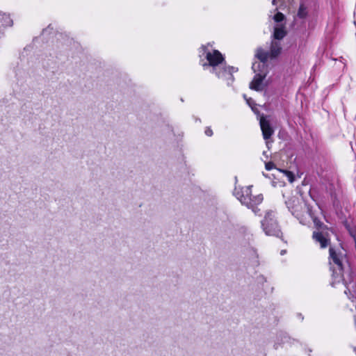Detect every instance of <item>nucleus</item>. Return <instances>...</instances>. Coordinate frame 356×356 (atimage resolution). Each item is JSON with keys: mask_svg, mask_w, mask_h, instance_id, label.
<instances>
[{"mask_svg": "<svg viewBox=\"0 0 356 356\" xmlns=\"http://www.w3.org/2000/svg\"><path fill=\"white\" fill-rule=\"evenodd\" d=\"M330 258L329 263L330 265V270L332 271L333 282L332 284L339 283L341 282L345 285L347 289H349V285L351 284V281L346 280L345 274L348 277L350 276L348 270L345 272V263L346 262V258L341 254L337 253L334 248H330Z\"/></svg>", "mask_w": 356, "mask_h": 356, "instance_id": "nucleus-1", "label": "nucleus"}, {"mask_svg": "<svg viewBox=\"0 0 356 356\" xmlns=\"http://www.w3.org/2000/svg\"><path fill=\"white\" fill-rule=\"evenodd\" d=\"M255 56L259 60L253 63L252 69L255 74L253 80L250 83V88L256 91H261L264 89L263 81L268 73L266 61L268 54L262 49H258Z\"/></svg>", "mask_w": 356, "mask_h": 356, "instance_id": "nucleus-2", "label": "nucleus"}, {"mask_svg": "<svg viewBox=\"0 0 356 356\" xmlns=\"http://www.w3.org/2000/svg\"><path fill=\"white\" fill-rule=\"evenodd\" d=\"M211 45L208 43L200 48V56L204 57L207 62L202 64L204 69L209 68L210 72L219 70L222 65L225 63L222 54L218 50L210 49Z\"/></svg>", "mask_w": 356, "mask_h": 356, "instance_id": "nucleus-3", "label": "nucleus"}, {"mask_svg": "<svg viewBox=\"0 0 356 356\" xmlns=\"http://www.w3.org/2000/svg\"><path fill=\"white\" fill-rule=\"evenodd\" d=\"M234 193L242 204L252 209L256 215L259 214V209H257V205L260 204L264 199L261 194L252 196L251 186L236 188Z\"/></svg>", "mask_w": 356, "mask_h": 356, "instance_id": "nucleus-4", "label": "nucleus"}, {"mask_svg": "<svg viewBox=\"0 0 356 356\" xmlns=\"http://www.w3.org/2000/svg\"><path fill=\"white\" fill-rule=\"evenodd\" d=\"M286 204L291 213L299 220L300 222L305 224L307 222V216H311L306 204L300 202L299 200L295 197L287 200Z\"/></svg>", "mask_w": 356, "mask_h": 356, "instance_id": "nucleus-5", "label": "nucleus"}, {"mask_svg": "<svg viewBox=\"0 0 356 356\" xmlns=\"http://www.w3.org/2000/svg\"><path fill=\"white\" fill-rule=\"evenodd\" d=\"M261 223V227L266 235L273 236L278 238L282 237V234L275 218L274 211H268L265 214L264 219Z\"/></svg>", "mask_w": 356, "mask_h": 356, "instance_id": "nucleus-6", "label": "nucleus"}, {"mask_svg": "<svg viewBox=\"0 0 356 356\" xmlns=\"http://www.w3.org/2000/svg\"><path fill=\"white\" fill-rule=\"evenodd\" d=\"M237 71V68L232 66H227L225 63H224L219 70H217L213 73L215 74L218 79H221L225 81L227 86H231L234 81L233 74Z\"/></svg>", "mask_w": 356, "mask_h": 356, "instance_id": "nucleus-7", "label": "nucleus"}, {"mask_svg": "<svg viewBox=\"0 0 356 356\" xmlns=\"http://www.w3.org/2000/svg\"><path fill=\"white\" fill-rule=\"evenodd\" d=\"M260 127L264 140H267L273 134L274 131L270 127L269 121L264 116L260 118Z\"/></svg>", "mask_w": 356, "mask_h": 356, "instance_id": "nucleus-8", "label": "nucleus"}, {"mask_svg": "<svg viewBox=\"0 0 356 356\" xmlns=\"http://www.w3.org/2000/svg\"><path fill=\"white\" fill-rule=\"evenodd\" d=\"M262 50L268 54V58L269 57L271 58H276L281 53V42L277 41L276 40H272L269 52L266 51L264 49Z\"/></svg>", "mask_w": 356, "mask_h": 356, "instance_id": "nucleus-9", "label": "nucleus"}, {"mask_svg": "<svg viewBox=\"0 0 356 356\" xmlns=\"http://www.w3.org/2000/svg\"><path fill=\"white\" fill-rule=\"evenodd\" d=\"M313 238L316 243H318L321 248H326L329 244L327 235L320 232H314L313 233Z\"/></svg>", "mask_w": 356, "mask_h": 356, "instance_id": "nucleus-10", "label": "nucleus"}, {"mask_svg": "<svg viewBox=\"0 0 356 356\" xmlns=\"http://www.w3.org/2000/svg\"><path fill=\"white\" fill-rule=\"evenodd\" d=\"M246 254L254 265L258 266L259 264V254L256 248L252 247L248 248Z\"/></svg>", "mask_w": 356, "mask_h": 356, "instance_id": "nucleus-11", "label": "nucleus"}, {"mask_svg": "<svg viewBox=\"0 0 356 356\" xmlns=\"http://www.w3.org/2000/svg\"><path fill=\"white\" fill-rule=\"evenodd\" d=\"M286 35V32L284 27H275L272 40H276L277 41L281 42V40L285 37Z\"/></svg>", "mask_w": 356, "mask_h": 356, "instance_id": "nucleus-12", "label": "nucleus"}, {"mask_svg": "<svg viewBox=\"0 0 356 356\" xmlns=\"http://www.w3.org/2000/svg\"><path fill=\"white\" fill-rule=\"evenodd\" d=\"M309 14V7L305 3H301L297 13V16L300 19H305Z\"/></svg>", "mask_w": 356, "mask_h": 356, "instance_id": "nucleus-13", "label": "nucleus"}, {"mask_svg": "<svg viewBox=\"0 0 356 356\" xmlns=\"http://www.w3.org/2000/svg\"><path fill=\"white\" fill-rule=\"evenodd\" d=\"M239 232L244 237L245 239H247L248 241L253 239V233L250 228L243 226L240 227Z\"/></svg>", "mask_w": 356, "mask_h": 356, "instance_id": "nucleus-14", "label": "nucleus"}, {"mask_svg": "<svg viewBox=\"0 0 356 356\" xmlns=\"http://www.w3.org/2000/svg\"><path fill=\"white\" fill-rule=\"evenodd\" d=\"M277 171L282 173L284 176H285L288 181L291 183L293 182L295 179L294 175L291 171L286 170H281V169H277Z\"/></svg>", "mask_w": 356, "mask_h": 356, "instance_id": "nucleus-15", "label": "nucleus"}, {"mask_svg": "<svg viewBox=\"0 0 356 356\" xmlns=\"http://www.w3.org/2000/svg\"><path fill=\"white\" fill-rule=\"evenodd\" d=\"M1 24L3 26H8L12 25V20L10 17L6 14L2 15V22Z\"/></svg>", "mask_w": 356, "mask_h": 356, "instance_id": "nucleus-16", "label": "nucleus"}, {"mask_svg": "<svg viewBox=\"0 0 356 356\" xmlns=\"http://www.w3.org/2000/svg\"><path fill=\"white\" fill-rule=\"evenodd\" d=\"M284 19V15L282 13H280V12H278L277 14H275V16L273 17V19L276 22H280L283 21Z\"/></svg>", "mask_w": 356, "mask_h": 356, "instance_id": "nucleus-17", "label": "nucleus"}, {"mask_svg": "<svg viewBox=\"0 0 356 356\" xmlns=\"http://www.w3.org/2000/svg\"><path fill=\"white\" fill-rule=\"evenodd\" d=\"M265 168L267 170H271L273 169H276V170L277 169L275 168V164L271 161L267 162L265 163Z\"/></svg>", "mask_w": 356, "mask_h": 356, "instance_id": "nucleus-18", "label": "nucleus"}, {"mask_svg": "<svg viewBox=\"0 0 356 356\" xmlns=\"http://www.w3.org/2000/svg\"><path fill=\"white\" fill-rule=\"evenodd\" d=\"M204 133L207 136H211L213 135V131L209 127L206 128Z\"/></svg>", "mask_w": 356, "mask_h": 356, "instance_id": "nucleus-19", "label": "nucleus"}, {"mask_svg": "<svg viewBox=\"0 0 356 356\" xmlns=\"http://www.w3.org/2000/svg\"><path fill=\"white\" fill-rule=\"evenodd\" d=\"M243 97H244V98L246 99L248 104L250 106L252 107L253 100H252L251 98H250V99H246V96H245V95H244Z\"/></svg>", "mask_w": 356, "mask_h": 356, "instance_id": "nucleus-20", "label": "nucleus"}, {"mask_svg": "<svg viewBox=\"0 0 356 356\" xmlns=\"http://www.w3.org/2000/svg\"><path fill=\"white\" fill-rule=\"evenodd\" d=\"M314 222L316 226H320V222L318 221L316 218L314 219Z\"/></svg>", "mask_w": 356, "mask_h": 356, "instance_id": "nucleus-21", "label": "nucleus"}, {"mask_svg": "<svg viewBox=\"0 0 356 356\" xmlns=\"http://www.w3.org/2000/svg\"><path fill=\"white\" fill-rule=\"evenodd\" d=\"M49 29V26L47 29H45V30H44V31H42V36H44V35L46 34V33H47V32H48V29Z\"/></svg>", "mask_w": 356, "mask_h": 356, "instance_id": "nucleus-22", "label": "nucleus"}, {"mask_svg": "<svg viewBox=\"0 0 356 356\" xmlns=\"http://www.w3.org/2000/svg\"><path fill=\"white\" fill-rule=\"evenodd\" d=\"M272 3H273V5H275V3H276V0H272Z\"/></svg>", "mask_w": 356, "mask_h": 356, "instance_id": "nucleus-23", "label": "nucleus"}, {"mask_svg": "<svg viewBox=\"0 0 356 356\" xmlns=\"http://www.w3.org/2000/svg\"><path fill=\"white\" fill-rule=\"evenodd\" d=\"M263 175L265 176L266 177H268V176L266 175L264 172H263Z\"/></svg>", "mask_w": 356, "mask_h": 356, "instance_id": "nucleus-24", "label": "nucleus"}, {"mask_svg": "<svg viewBox=\"0 0 356 356\" xmlns=\"http://www.w3.org/2000/svg\"><path fill=\"white\" fill-rule=\"evenodd\" d=\"M284 253H285V250H282V251L281 252V254H284Z\"/></svg>", "mask_w": 356, "mask_h": 356, "instance_id": "nucleus-25", "label": "nucleus"}, {"mask_svg": "<svg viewBox=\"0 0 356 356\" xmlns=\"http://www.w3.org/2000/svg\"><path fill=\"white\" fill-rule=\"evenodd\" d=\"M284 339H288V337H287L286 336H284Z\"/></svg>", "mask_w": 356, "mask_h": 356, "instance_id": "nucleus-26", "label": "nucleus"}, {"mask_svg": "<svg viewBox=\"0 0 356 356\" xmlns=\"http://www.w3.org/2000/svg\"><path fill=\"white\" fill-rule=\"evenodd\" d=\"M354 350H355V353L356 354V347L355 348Z\"/></svg>", "mask_w": 356, "mask_h": 356, "instance_id": "nucleus-27", "label": "nucleus"}]
</instances>
